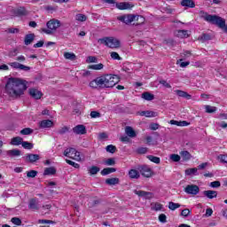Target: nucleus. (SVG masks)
<instances>
[{
    "label": "nucleus",
    "mask_w": 227,
    "mask_h": 227,
    "mask_svg": "<svg viewBox=\"0 0 227 227\" xmlns=\"http://www.w3.org/2000/svg\"><path fill=\"white\" fill-rule=\"evenodd\" d=\"M125 134L127 135L128 137H132V138L137 136V134H136V130H134V128L130 126L125 127Z\"/></svg>",
    "instance_id": "f3484780"
},
{
    "label": "nucleus",
    "mask_w": 227,
    "mask_h": 227,
    "mask_svg": "<svg viewBox=\"0 0 227 227\" xmlns=\"http://www.w3.org/2000/svg\"><path fill=\"white\" fill-rule=\"evenodd\" d=\"M200 19H204L206 22H209V24H214L215 26H218V27H221V29H223V31L227 33V25L224 19L217 15L208 14L204 11L200 12Z\"/></svg>",
    "instance_id": "7ed1b4c3"
},
{
    "label": "nucleus",
    "mask_w": 227,
    "mask_h": 227,
    "mask_svg": "<svg viewBox=\"0 0 227 227\" xmlns=\"http://www.w3.org/2000/svg\"><path fill=\"white\" fill-rule=\"evenodd\" d=\"M38 175V171L36 170H30L27 172V178H35Z\"/></svg>",
    "instance_id": "603ef678"
},
{
    "label": "nucleus",
    "mask_w": 227,
    "mask_h": 227,
    "mask_svg": "<svg viewBox=\"0 0 227 227\" xmlns=\"http://www.w3.org/2000/svg\"><path fill=\"white\" fill-rule=\"evenodd\" d=\"M106 185H118L120 184V178L118 177H112L106 179Z\"/></svg>",
    "instance_id": "393cba45"
},
{
    "label": "nucleus",
    "mask_w": 227,
    "mask_h": 227,
    "mask_svg": "<svg viewBox=\"0 0 227 227\" xmlns=\"http://www.w3.org/2000/svg\"><path fill=\"white\" fill-rule=\"evenodd\" d=\"M189 214H191V210H189V208H185L181 212V215L184 217H188Z\"/></svg>",
    "instance_id": "69168bd1"
},
{
    "label": "nucleus",
    "mask_w": 227,
    "mask_h": 227,
    "mask_svg": "<svg viewBox=\"0 0 227 227\" xmlns=\"http://www.w3.org/2000/svg\"><path fill=\"white\" fill-rule=\"evenodd\" d=\"M7 33H11L12 35H15L17 33H19V28H13V27H11V28H8L7 30Z\"/></svg>",
    "instance_id": "338daca9"
},
{
    "label": "nucleus",
    "mask_w": 227,
    "mask_h": 227,
    "mask_svg": "<svg viewBox=\"0 0 227 227\" xmlns=\"http://www.w3.org/2000/svg\"><path fill=\"white\" fill-rule=\"evenodd\" d=\"M204 196L208 198V200H214V198H217V192L214 190H207L203 192Z\"/></svg>",
    "instance_id": "a211bd4d"
},
{
    "label": "nucleus",
    "mask_w": 227,
    "mask_h": 227,
    "mask_svg": "<svg viewBox=\"0 0 227 227\" xmlns=\"http://www.w3.org/2000/svg\"><path fill=\"white\" fill-rule=\"evenodd\" d=\"M129 176L131 179L137 180V178H139V176H141V175L139 174V171H137V169H130L129 171Z\"/></svg>",
    "instance_id": "bb28decb"
},
{
    "label": "nucleus",
    "mask_w": 227,
    "mask_h": 227,
    "mask_svg": "<svg viewBox=\"0 0 227 227\" xmlns=\"http://www.w3.org/2000/svg\"><path fill=\"white\" fill-rule=\"evenodd\" d=\"M98 42L106 47H109V49H120V47H121L120 40L114 36L100 38Z\"/></svg>",
    "instance_id": "20e7f679"
},
{
    "label": "nucleus",
    "mask_w": 227,
    "mask_h": 227,
    "mask_svg": "<svg viewBox=\"0 0 227 227\" xmlns=\"http://www.w3.org/2000/svg\"><path fill=\"white\" fill-rule=\"evenodd\" d=\"M27 89L26 83L19 78H9L5 84V93L12 98H19Z\"/></svg>",
    "instance_id": "f257e3e1"
},
{
    "label": "nucleus",
    "mask_w": 227,
    "mask_h": 227,
    "mask_svg": "<svg viewBox=\"0 0 227 227\" xmlns=\"http://www.w3.org/2000/svg\"><path fill=\"white\" fill-rule=\"evenodd\" d=\"M63 155L65 157H68L69 159H72L73 160H77V161L81 160V153L75 150V148L74 147L67 148L64 151Z\"/></svg>",
    "instance_id": "423d86ee"
},
{
    "label": "nucleus",
    "mask_w": 227,
    "mask_h": 227,
    "mask_svg": "<svg viewBox=\"0 0 227 227\" xmlns=\"http://www.w3.org/2000/svg\"><path fill=\"white\" fill-rule=\"evenodd\" d=\"M75 20H78V22H86V20H88V17L84 14H76Z\"/></svg>",
    "instance_id": "a19ab883"
},
{
    "label": "nucleus",
    "mask_w": 227,
    "mask_h": 227,
    "mask_svg": "<svg viewBox=\"0 0 227 227\" xmlns=\"http://www.w3.org/2000/svg\"><path fill=\"white\" fill-rule=\"evenodd\" d=\"M153 210H155L156 212H159V210H162V204L160 203H155L153 206Z\"/></svg>",
    "instance_id": "bf43d9fd"
},
{
    "label": "nucleus",
    "mask_w": 227,
    "mask_h": 227,
    "mask_svg": "<svg viewBox=\"0 0 227 227\" xmlns=\"http://www.w3.org/2000/svg\"><path fill=\"white\" fill-rule=\"evenodd\" d=\"M119 82L120 76L116 74H105L92 80L89 83V86L90 88H94L95 90H97V88H114V86H116V84H118Z\"/></svg>",
    "instance_id": "f03ea898"
},
{
    "label": "nucleus",
    "mask_w": 227,
    "mask_h": 227,
    "mask_svg": "<svg viewBox=\"0 0 227 227\" xmlns=\"http://www.w3.org/2000/svg\"><path fill=\"white\" fill-rule=\"evenodd\" d=\"M21 145L23 146V148H25V150H33V144L32 143L23 141L21 143Z\"/></svg>",
    "instance_id": "a18cd8bd"
},
{
    "label": "nucleus",
    "mask_w": 227,
    "mask_h": 227,
    "mask_svg": "<svg viewBox=\"0 0 227 227\" xmlns=\"http://www.w3.org/2000/svg\"><path fill=\"white\" fill-rule=\"evenodd\" d=\"M74 134L82 136L86 134V127L84 125H77L73 129Z\"/></svg>",
    "instance_id": "2eb2a0df"
},
{
    "label": "nucleus",
    "mask_w": 227,
    "mask_h": 227,
    "mask_svg": "<svg viewBox=\"0 0 227 227\" xmlns=\"http://www.w3.org/2000/svg\"><path fill=\"white\" fill-rule=\"evenodd\" d=\"M43 175L49 176V175H56V168L53 167L47 168L44 169Z\"/></svg>",
    "instance_id": "58836bf2"
},
{
    "label": "nucleus",
    "mask_w": 227,
    "mask_h": 227,
    "mask_svg": "<svg viewBox=\"0 0 227 227\" xmlns=\"http://www.w3.org/2000/svg\"><path fill=\"white\" fill-rule=\"evenodd\" d=\"M99 171H100V168L97 166H91L88 168V173L89 175H90V176L93 175H97Z\"/></svg>",
    "instance_id": "2f4dec72"
},
{
    "label": "nucleus",
    "mask_w": 227,
    "mask_h": 227,
    "mask_svg": "<svg viewBox=\"0 0 227 227\" xmlns=\"http://www.w3.org/2000/svg\"><path fill=\"white\" fill-rule=\"evenodd\" d=\"M134 14H127L122 16H118L117 20H120L121 22H123L124 24H132L134 22Z\"/></svg>",
    "instance_id": "1a4fd4ad"
},
{
    "label": "nucleus",
    "mask_w": 227,
    "mask_h": 227,
    "mask_svg": "<svg viewBox=\"0 0 227 227\" xmlns=\"http://www.w3.org/2000/svg\"><path fill=\"white\" fill-rule=\"evenodd\" d=\"M110 56L112 59H117L118 61H121V57H120V54H118V52L116 51H112L110 53Z\"/></svg>",
    "instance_id": "3c124183"
},
{
    "label": "nucleus",
    "mask_w": 227,
    "mask_h": 227,
    "mask_svg": "<svg viewBox=\"0 0 227 227\" xmlns=\"http://www.w3.org/2000/svg\"><path fill=\"white\" fill-rule=\"evenodd\" d=\"M7 155H9V157H19L20 155V150L19 149L9 150L7 151Z\"/></svg>",
    "instance_id": "72a5a7b5"
},
{
    "label": "nucleus",
    "mask_w": 227,
    "mask_h": 227,
    "mask_svg": "<svg viewBox=\"0 0 227 227\" xmlns=\"http://www.w3.org/2000/svg\"><path fill=\"white\" fill-rule=\"evenodd\" d=\"M184 192L191 196H197V194H200V186L196 184H188L184 188Z\"/></svg>",
    "instance_id": "0eeeda50"
},
{
    "label": "nucleus",
    "mask_w": 227,
    "mask_h": 227,
    "mask_svg": "<svg viewBox=\"0 0 227 227\" xmlns=\"http://www.w3.org/2000/svg\"><path fill=\"white\" fill-rule=\"evenodd\" d=\"M176 35L178 38H189V34L187 33V30H177L176 32Z\"/></svg>",
    "instance_id": "473e14b6"
},
{
    "label": "nucleus",
    "mask_w": 227,
    "mask_h": 227,
    "mask_svg": "<svg viewBox=\"0 0 227 227\" xmlns=\"http://www.w3.org/2000/svg\"><path fill=\"white\" fill-rule=\"evenodd\" d=\"M106 150L108 152V153H114L116 152V146L109 145L106 146Z\"/></svg>",
    "instance_id": "6e6d98bb"
},
{
    "label": "nucleus",
    "mask_w": 227,
    "mask_h": 227,
    "mask_svg": "<svg viewBox=\"0 0 227 227\" xmlns=\"http://www.w3.org/2000/svg\"><path fill=\"white\" fill-rule=\"evenodd\" d=\"M114 164H116V160L114 158H109L105 160L106 166H114Z\"/></svg>",
    "instance_id": "de8ad7c7"
},
{
    "label": "nucleus",
    "mask_w": 227,
    "mask_h": 227,
    "mask_svg": "<svg viewBox=\"0 0 227 227\" xmlns=\"http://www.w3.org/2000/svg\"><path fill=\"white\" fill-rule=\"evenodd\" d=\"M41 207L40 206V202L38 201L37 199L34 198V199H30L29 202H28V208L30 210H33L34 212H35L36 210H38Z\"/></svg>",
    "instance_id": "f8f14e48"
},
{
    "label": "nucleus",
    "mask_w": 227,
    "mask_h": 227,
    "mask_svg": "<svg viewBox=\"0 0 227 227\" xmlns=\"http://www.w3.org/2000/svg\"><path fill=\"white\" fill-rule=\"evenodd\" d=\"M218 160L223 164H227V154H220L218 155Z\"/></svg>",
    "instance_id": "5fc2aeb1"
},
{
    "label": "nucleus",
    "mask_w": 227,
    "mask_h": 227,
    "mask_svg": "<svg viewBox=\"0 0 227 227\" xmlns=\"http://www.w3.org/2000/svg\"><path fill=\"white\" fill-rule=\"evenodd\" d=\"M54 126V122L51 120H43L39 122L40 129H51Z\"/></svg>",
    "instance_id": "4468645a"
},
{
    "label": "nucleus",
    "mask_w": 227,
    "mask_h": 227,
    "mask_svg": "<svg viewBox=\"0 0 227 227\" xmlns=\"http://www.w3.org/2000/svg\"><path fill=\"white\" fill-rule=\"evenodd\" d=\"M39 224H56V222L52 221V220H43V219H40L38 220Z\"/></svg>",
    "instance_id": "864d4df0"
},
{
    "label": "nucleus",
    "mask_w": 227,
    "mask_h": 227,
    "mask_svg": "<svg viewBox=\"0 0 227 227\" xmlns=\"http://www.w3.org/2000/svg\"><path fill=\"white\" fill-rule=\"evenodd\" d=\"M28 92L30 97H32V98H35V100H40L42 98V96L43 95L42 91L35 88L29 89Z\"/></svg>",
    "instance_id": "ddd939ff"
},
{
    "label": "nucleus",
    "mask_w": 227,
    "mask_h": 227,
    "mask_svg": "<svg viewBox=\"0 0 227 227\" xmlns=\"http://www.w3.org/2000/svg\"><path fill=\"white\" fill-rule=\"evenodd\" d=\"M27 162H30L31 164H34V162H36L37 160H40V155L39 154L28 153V154H27Z\"/></svg>",
    "instance_id": "aec40b11"
},
{
    "label": "nucleus",
    "mask_w": 227,
    "mask_h": 227,
    "mask_svg": "<svg viewBox=\"0 0 227 227\" xmlns=\"http://www.w3.org/2000/svg\"><path fill=\"white\" fill-rule=\"evenodd\" d=\"M137 114H139V116H145V118H155V116H157V112L142 111V112H137Z\"/></svg>",
    "instance_id": "dca6fc26"
},
{
    "label": "nucleus",
    "mask_w": 227,
    "mask_h": 227,
    "mask_svg": "<svg viewBox=\"0 0 227 227\" xmlns=\"http://www.w3.org/2000/svg\"><path fill=\"white\" fill-rule=\"evenodd\" d=\"M177 97H181L182 98H186V100H191L192 98V96L191 94L187 93L186 91L176 90H175Z\"/></svg>",
    "instance_id": "6ab92c4d"
},
{
    "label": "nucleus",
    "mask_w": 227,
    "mask_h": 227,
    "mask_svg": "<svg viewBox=\"0 0 227 227\" xmlns=\"http://www.w3.org/2000/svg\"><path fill=\"white\" fill-rule=\"evenodd\" d=\"M185 175L187 176H191V175H198V168H187L185 170Z\"/></svg>",
    "instance_id": "ea45409f"
},
{
    "label": "nucleus",
    "mask_w": 227,
    "mask_h": 227,
    "mask_svg": "<svg viewBox=\"0 0 227 227\" xmlns=\"http://www.w3.org/2000/svg\"><path fill=\"white\" fill-rule=\"evenodd\" d=\"M67 164H69V166H73V168H75V169H79V168H81V166L76 163L75 161L70 160H66Z\"/></svg>",
    "instance_id": "8fccbe9b"
},
{
    "label": "nucleus",
    "mask_w": 227,
    "mask_h": 227,
    "mask_svg": "<svg viewBox=\"0 0 227 227\" xmlns=\"http://www.w3.org/2000/svg\"><path fill=\"white\" fill-rule=\"evenodd\" d=\"M35 42V34H27L25 35L24 43L25 45H31Z\"/></svg>",
    "instance_id": "4be33fe9"
},
{
    "label": "nucleus",
    "mask_w": 227,
    "mask_h": 227,
    "mask_svg": "<svg viewBox=\"0 0 227 227\" xmlns=\"http://www.w3.org/2000/svg\"><path fill=\"white\" fill-rule=\"evenodd\" d=\"M100 116H101L100 113H98L97 111L90 112L91 118H100Z\"/></svg>",
    "instance_id": "0e129e2a"
},
{
    "label": "nucleus",
    "mask_w": 227,
    "mask_h": 227,
    "mask_svg": "<svg viewBox=\"0 0 227 227\" xmlns=\"http://www.w3.org/2000/svg\"><path fill=\"white\" fill-rule=\"evenodd\" d=\"M87 63H97V57L89 56L87 58Z\"/></svg>",
    "instance_id": "680f3d73"
},
{
    "label": "nucleus",
    "mask_w": 227,
    "mask_h": 227,
    "mask_svg": "<svg viewBox=\"0 0 227 227\" xmlns=\"http://www.w3.org/2000/svg\"><path fill=\"white\" fill-rule=\"evenodd\" d=\"M181 5L185 6L187 8H195L196 7V4L194 3L193 0H182Z\"/></svg>",
    "instance_id": "b1692460"
},
{
    "label": "nucleus",
    "mask_w": 227,
    "mask_h": 227,
    "mask_svg": "<svg viewBox=\"0 0 227 227\" xmlns=\"http://www.w3.org/2000/svg\"><path fill=\"white\" fill-rule=\"evenodd\" d=\"M48 28H42L43 33L46 35H52L58 29V27H61V21L59 20H51L46 24Z\"/></svg>",
    "instance_id": "39448f33"
},
{
    "label": "nucleus",
    "mask_w": 227,
    "mask_h": 227,
    "mask_svg": "<svg viewBox=\"0 0 227 227\" xmlns=\"http://www.w3.org/2000/svg\"><path fill=\"white\" fill-rule=\"evenodd\" d=\"M139 171L142 175V176H145V178H150L153 175L152 168L150 167L144 165L139 168Z\"/></svg>",
    "instance_id": "9b49d317"
},
{
    "label": "nucleus",
    "mask_w": 227,
    "mask_h": 227,
    "mask_svg": "<svg viewBox=\"0 0 227 227\" xmlns=\"http://www.w3.org/2000/svg\"><path fill=\"white\" fill-rule=\"evenodd\" d=\"M159 82L164 86V88H171V84H169L166 80H160Z\"/></svg>",
    "instance_id": "e2e57ef3"
},
{
    "label": "nucleus",
    "mask_w": 227,
    "mask_h": 227,
    "mask_svg": "<svg viewBox=\"0 0 227 227\" xmlns=\"http://www.w3.org/2000/svg\"><path fill=\"white\" fill-rule=\"evenodd\" d=\"M67 132H68V127L67 126H64L58 130V134H60V136H63V134H67Z\"/></svg>",
    "instance_id": "4d7b16f0"
},
{
    "label": "nucleus",
    "mask_w": 227,
    "mask_h": 227,
    "mask_svg": "<svg viewBox=\"0 0 227 227\" xmlns=\"http://www.w3.org/2000/svg\"><path fill=\"white\" fill-rule=\"evenodd\" d=\"M142 98H144V100H147L148 102H150L155 98V95L150 92H144L142 93Z\"/></svg>",
    "instance_id": "c756f323"
},
{
    "label": "nucleus",
    "mask_w": 227,
    "mask_h": 227,
    "mask_svg": "<svg viewBox=\"0 0 227 227\" xmlns=\"http://www.w3.org/2000/svg\"><path fill=\"white\" fill-rule=\"evenodd\" d=\"M15 13L18 17H24L25 15H27V11L24 7H20L16 9Z\"/></svg>",
    "instance_id": "7c9ffc66"
},
{
    "label": "nucleus",
    "mask_w": 227,
    "mask_h": 227,
    "mask_svg": "<svg viewBox=\"0 0 227 227\" xmlns=\"http://www.w3.org/2000/svg\"><path fill=\"white\" fill-rule=\"evenodd\" d=\"M168 208L169 210H176V208H180V204L175 203V202H169Z\"/></svg>",
    "instance_id": "09e8293b"
},
{
    "label": "nucleus",
    "mask_w": 227,
    "mask_h": 227,
    "mask_svg": "<svg viewBox=\"0 0 227 227\" xmlns=\"http://www.w3.org/2000/svg\"><path fill=\"white\" fill-rule=\"evenodd\" d=\"M147 159L153 162L154 164H160V158L153 155H147Z\"/></svg>",
    "instance_id": "4c0bfd02"
},
{
    "label": "nucleus",
    "mask_w": 227,
    "mask_h": 227,
    "mask_svg": "<svg viewBox=\"0 0 227 227\" xmlns=\"http://www.w3.org/2000/svg\"><path fill=\"white\" fill-rule=\"evenodd\" d=\"M9 66L12 67V68H15V70H23V72H29V70H31L30 67L24 66L20 62H11L9 63Z\"/></svg>",
    "instance_id": "6e6552de"
},
{
    "label": "nucleus",
    "mask_w": 227,
    "mask_h": 227,
    "mask_svg": "<svg viewBox=\"0 0 227 227\" xmlns=\"http://www.w3.org/2000/svg\"><path fill=\"white\" fill-rule=\"evenodd\" d=\"M170 125H176V127H188V125H191V122H187V121H170Z\"/></svg>",
    "instance_id": "412c9836"
},
{
    "label": "nucleus",
    "mask_w": 227,
    "mask_h": 227,
    "mask_svg": "<svg viewBox=\"0 0 227 227\" xmlns=\"http://www.w3.org/2000/svg\"><path fill=\"white\" fill-rule=\"evenodd\" d=\"M210 187H212L213 189H217L220 185H221V182L219 181H214L210 183Z\"/></svg>",
    "instance_id": "052dcab7"
},
{
    "label": "nucleus",
    "mask_w": 227,
    "mask_h": 227,
    "mask_svg": "<svg viewBox=\"0 0 227 227\" xmlns=\"http://www.w3.org/2000/svg\"><path fill=\"white\" fill-rule=\"evenodd\" d=\"M115 6L118 10H129L130 8V4L127 2L117 3Z\"/></svg>",
    "instance_id": "a878e982"
},
{
    "label": "nucleus",
    "mask_w": 227,
    "mask_h": 227,
    "mask_svg": "<svg viewBox=\"0 0 227 227\" xmlns=\"http://www.w3.org/2000/svg\"><path fill=\"white\" fill-rule=\"evenodd\" d=\"M22 137H16L12 139L11 145H13L14 146H19V145H22Z\"/></svg>",
    "instance_id": "c9c22d12"
},
{
    "label": "nucleus",
    "mask_w": 227,
    "mask_h": 227,
    "mask_svg": "<svg viewBox=\"0 0 227 227\" xmlns=\"http://www.w3.org/2000/svg\"><path fill=\"white\" fill-rule=\"evenodd\" d=\"M166 219H168V217L166 216V215L160 214V215H159V221H160V223H166Z\"/></svg>",
    "instance_id": "774afa93"
},
{
    "label": "nucleus",
    "mask_w": 227,
    "mask_h": 227,
    "mask_svg": "<svg viewBox=\"0 0 227 227\" xmlns=\"http://www.w3.org/2000/svg\"><path fill=\"white\" fill-rule=\"evenodd\" d=\"M111 173H116V168H106L103 170H101L102 176L111 175Z\"/></svg>",
    "instance_id": "c85d7f7f"
},
{
    "label": "nucleus",
    "mask_w": 227,
    "mask_h": 227,
    "mask_svg": "<svg viewBox=\"0 0 227 227\" xmlns=\"http://www.w3.org/2000/svg\"><path fill=\"white\" fill-rule=\"evenodd\" d=\"M11 223H12V224H15L16 226H20L22 224V220H20V218L19 217H12L11 219Z\"/></svg>",
    "instance_id": "49530a36"
},
{
    "label": "nucleus",
    "mask_w": 227,
    "mask_h": 227,
    "mask_svg": "<svg viewBox=\"0 0 227 227\" xmlns=\"http://www.w3.org/2000/svg\"><path fill=\"white\" fill-rule=\"evenodd\" d=\"M170 160H173V162H180V155L178 154H171Z\"/></svg>",
    "instance_id": "13d9d810"
},
{
    "label": "nucleus",
    "mask_w": 227,
    "mask_h": 227,
    "mask_svg": "<svg viewBox=\"0 0 227 227\" xmlns=\"http://www.w3.org/2000/svg\"><path fill=\"white\" fill-rule=\"evenodd\" d=\"M133 192L137 196H139V198H144L145 200H152L153 198V193L150 192L134 190Z\"/></svg>",
    "instance_id": "9d476101"
},
{
    "label": "nucleus",
    "mask_w": 227,
    "mask_h": 227,
    "mask_svg": "<svg viewBox=\"0 0 227 227\" xmlns=\"http://www.w3.org/2000/svg\"><path fill=\"white\" fill-rule=\"evenodd\" d=\"M64 58L66 59H70L71 61H74V60H75L76 56L72 52H65Z\"/></svg>",
    "instance_id": "79ce46f5"
},
{
    "label": "nucleus",
    "mask_w": 227,
    "mask_h": 227,
    "mask_svg": "<svg viewBox=\"0 0 227 227\" xmlns=\"http://www.w3.org/2000/svg\"><path fill=\"white\" fill-rule=\"evenodd\" d=\"M205 110H206V113L212 114V113H215L217 111V108L215 106L207 105L205 106Z\"/></svg>",
    "instance_id": "c03bdc74"
},
{
    "label": "nucleus",
    "mask_w": 227,
    "mask_h": 227,
    "mask_svg": "<svg viewBox=\"0 0 227 227\" xmlns=\"http://www.w3.org/2000/svg\"><path fill=\"white\" fill-rule=\"evenodd\" d=\"M135 18H133L134 26H141V24H145V17L141 15H134Z\"/></svg>",
    "instance_id": "5701e85b"
},
{
    "label": "nucleus",
    "mask_w": 227,
    "mask_h": 227,
    "mask_svg": "<svg viewBox=\"0 0 227 227\" xmlns=\"http://www.w3.org/2000/svg\"><path fill=\"white\" fill-rule=\"evenodd\" d=\"M199 42L205 43V42H208V40H212V35L209 34H202L200 36L198 37Z\"/></svg>",
    "instance_id": "cd10ccee"
},
{
    "label": "nucleus",
    "mask_w": 227,
    "mask_h": 227,
    "mask_svg": "<svg viewBox=\"0 0 227 227\" xmlns=\"http://www.w3.org/2000/svg\"><path fill=\"white\" fill-rule=\"evenodd\" d=\"M20 134L22 136H29V135L33 134V129L30 128H25L20 130Z\"/></svg>",
    "instance_id": "37998d69"
},
{
    "label": "nucleus",
    "mask_w": 227,
    "mask_h": 227,
    "mask_svg": "<svg viewBox=\"0 0 227 227\" xmlns=\"http://www.w3.org/2000/svg\"><path fill=\"white\" fill-rule=\"evenodd\" d=\"M90 70H102L104 68V64H94L88 67Z\"/></svg>",
    "instance_id": "e433bc0d"
},
{
    "label": "nucleus",
    "mask_w": 227,
    "mask_h": 227,
    "mask_svg": "<svg viewBox=\"0 0 227 227\" xmlns=\"http://www.w3.org/2000/svg\"><path fill=\"white\" fill-rule=\"evenodd\" d=\"M180 155L183 159V160H191V153H189V151H182L180 153Z\"/></svg>",
    "instance_id": "f704fd0d"
}]
</instances>
